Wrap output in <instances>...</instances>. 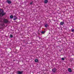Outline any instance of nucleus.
Here are the masks:
<instances>
[{"instance_id": "obj_12", "label": "nucleus", "mask_w": 74, "mask_h": 74, "mask_svg": "<svg viewBox=\"0 0 74 74\" xmlns=\"http://www.w3.org/2000/svg\"><path fill=\"white\" fill-rule=\"evenodd\" d=\"M10 18H11V19H12V18H13L14 17V16L12 15H11L10 16Z\"/></svg>"}, {"instance_id": "obj_1", "label": "nucleus", "mask_w": 74, "mask_h": 74, "mask_svg": "<svg viewBox=\"0 0 74 74\" xmlns=\"http://www.w3.org/2000/svg\"><path fill=\"white\" fill-rule=\"evenodd\" d=\"M1 10L0 9V16H4V15L5 14V13H4V11L3 10H2L1 12Z\"/></svg>"}, {"instance_id": "obj_4", "label": "nucleus", "mask_w": 74, "mask_h": 74, "mask_svg": "<svg viewBox=\"0 0 74 74\" xmlns=\"http://www.w3.org/2000/svg\"><path fill=\"white\" fill-rule=\"evenodd\" d=\"M6 2H7L8 4H11V1L9 0H7Z\"/></svg>"}, {"instance_id": "obj_14", "label": "nucleus", "mask_w": 74, "mask_h": 74, "mask_svg": "<svg viewBox=\"0 0 74 74\" xmlns=\"http://www.w3.org/2000/svg\"><path fill=\"white\" fill-rule=\"evenodd\" d=\"M72 32H74V29H72L71 30Z\"/></svg>"}, {"instance_id": "obj_5", "label": "nucleus", "mask_w": 74, "mask_h": 74, "mask_svg": "<svg viewBox=\"0 0 74 74\" xmlns=\"http://www.w3.org/2000/svg\"><path fill=\"white\" fill-rule=\"evenodd\" d=\"M3 22L4 23H7V22H8V21L7 20L5 19L3 20Z\"/></svg>"}, {"instance_id": "obj_8", "label": "nucleus", "mask_w": 74, "mask_h": 74, "mask_svg": "<svg viewBox=\"0 0 74 74\" xmlns=\"http://www.w3.org/2000/svg\"><path fill=\"white\" fill-rule=\"evenodd\" d=\"M68 71H69V72H71L72 71H71V69L70 68H69L68 69Z\"/></svg>"}, {"instance_id": "obj_9", "label": "nucleus", "mask_w": 74, "mask_h": 74, "mask_svg": "<svg viewBox=\"0 0 74 74\" xmlns=\"http://www.w3.org/2000/svg\"><path fill=\"white\" fill-rule=\"evenodd\" d=\"M45 27H47L48 26V25L46 24L45 25Z\"/></svg>"}, {"instance_id": "obj_11", "label": "nucleus", "mask_w": 74, "mask_h": 74, "mask_svg": "<svg viewBox=\"0 0 74 74\" xmlns=\"http://www.w3.org/2000/svg\"><path fill=\"white\" fill-rule=\"evenodd\" d=\"M38 60L37 59H36L35 60V62H38Z\"/></svg>"}, {"instance_id": "obj_3", "label": "nucleus", "mask_w": 74, "mask_h": 74, "mask_svg": "<svg viewBox=\"0 0 74 74\" xmlns=\"http://www.w3.org/2000/svg\"><path fill=\"white\" fill-rule=\"evenodd\" d=\"M52 71L53 73H55L56 71V68H53L52 69Z\"/></svg>"}, {"instance_id": "obj_10", "label": "nucleus", "mask_w": 74, "mask_h": 74, "mask_svg": "<svg viewBox=\"0 0 74 74\" xmlns=\"http://www.w3.org/2000/svg\"><path fill=\"white\" fill-rule=\"evenodd\" d=\"M45 4H46V3H48V0H45Z\"/></svg>"}, {"instance_id": "obj_15", "label": "nucleus", "mask_w": 74, "mask_h": 74, "mask_svg": "<svg viewBox=\"0 0 74 74\" xmlns=\"http://www.w3.org/2000/svg\"><path fill=\"white\" fill-rule=\"evenodd\" d=\"M10 37H11V38H12V37H13V36H12V35L11 34L10 35Z\"/></svg>"}, {"instance_id": "obj_17", "label": "nucleus", "mask_w": 74, "mask_h": 74, "mask_svg": "<svg viewBox=\"0 0 74 74\" xmlns=\"http://www.w3.org/2000/svg\"><path fill=\"white\" fill-rule=\"evenodd\" d=\"M32 4H33V2H32L30 3V4H31V5H32Z\"/></svg>"}, {"instance_id": "obj_7", "label": "nucleus", "mask_w": 74, "mask_h": 74, "mask_svg": "<svg viewBox=\"0 0 74 74\" xmlns=\"http://www.w3.org/2000/svg\"><path fill=\"white\" fill-rule=\"evenodd\" d=\"M64 24V22H61L60 23V25H63Z\"/></svg>"}, {"instance_id": "obj_6", "label": "nucleus", "mask_w": 74, "mask_h": 74, "mask_svg": "<svg viewBox=\"0 0 74 74\" xmlns=\"http://www.w3.org/2000/svg\"><path fill=\"white\" fill-rule=\"evenodd\" d=\"M14 18H14L13 19V20L14 21H15V20H16V19H17V17H16V16H14Z\"/></svg>"}, {"instance_id": "obj_16", "label": "nucleus", "mask_w": 74, "mask_h": 74, "mask_svg": "<svg viewBox=\"0 0 74 74\" xmlns=\"http://www.w3.org/2000/svg\"><path fill=\"white\" fill-rule=\"evenodd\" d=\"M62 60H64V58H62Z\"/></svg>"}, {"instance_id": "obj_2", "label": "nucleus", "mask_w": 74, "mask_h": 74, "mask_svg": "<svg viewBox=\"0 0 74 74\" xmlns=\"http://www.w3.org/2000/svg\"><path fill=\"white\" fill-rule=\"evenodd\" d=\"M17 73L18 74H23V71H17Z\"/></svg>"}, {"instance_id": "obj_13", "label": "nucleus", "mask_w": 74, "mask_h": 74, "mask_svg": "<svg viewBox=\"0 0 74 74\" xmlns=\"http://www.w3.org/2000/svg\"><path fill=\"white\" fill-rule=\"evenodd\" d=\"M45 32H44V31H42L41 32V33H42V34H44L45 33Z\"/></svg>"}]
</instances>
